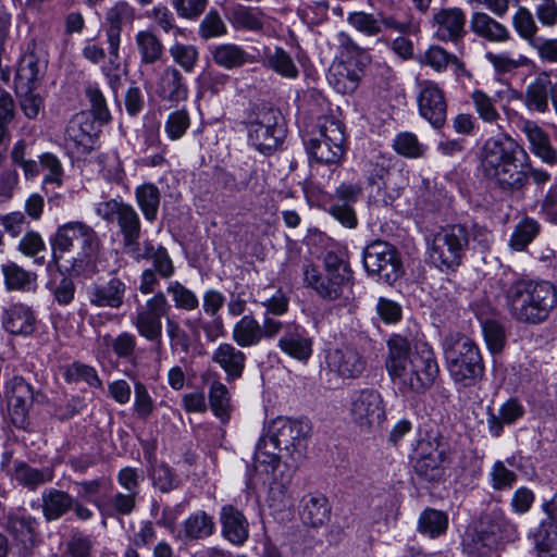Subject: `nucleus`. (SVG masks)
<instances>
[{
	"instance_id": "obj_31",
	"label": "nucleus",
	"mask_w": 557,
	"mask_h": 557,
	"mask_svg": "<svg viewBox=\"0 0 557 557\" xmlns=\"http://www.w3.org/2000/svg\"><path fill=\"white\" fill-rule=\"evenodd\" d=\"M531 152L549 165L557 164V150L553 147L549 136L532 121H524L521 127Z\"/></svg>"
},
{
	"instance_id": "obj_61",
	"label": "nucleus",
	"mask_w": 557,
	"mask_h": 557,
	"mask_svg": "<svg viewBox=\"0 0 557 557\" xmlns=\"http://www.w3.org/2000/svg\"><path fill=\"white\" fill-rule=\"evenodd\" d=\"M485 59L499 74L513 72L527 63L525 57L518 55L516 58L512 55V53L507 51L498 53L488 51L485 53Z\"/></svg>"
},
{
	"instance_id": "obj_32",
	"label": "nucleus",
	"mask_w": 557,
	"mask_h": 557,
	"mask_svg": "<svg viewBox=\"0 0 557 557\" xmlns=\"http://www.w3.org/2000/svg\"><path fill=\"white\" fill-rule=\"evenodd\" d=\"M231 343H221L212 354V361L219 364L228 380L242 376L246 364V355Z\"/></svg>"
},
{
	"instance_id": "obj_12",
	"label": "nucleus",
	"mask_w": 557,
	"mask_h": 557,
	"mask_svg": "<svg viewBox=\"0 0 557 557\" xmlns=\"http://www.w3.org/2000/svg\"><path fill=\"white\" fill-rule=\"evenodd\" d=\"M281 121L282 116L277 110H259L247 125L249 144L263 154L275 151L285 136Z\"/></svg>"
},
{
	"instance_id": "obj_53",
	"label": "nucleus",
	"mask_w": 557,
	"mask_h": 557,
	"mask_svg": "<svg viewBox=\"0 0 557 557\" xmlns=\"http://www.w3.org/2000/svg\"><path fill=\"white\" fill-rule=\"evenodd\" d=\"M548 86L547 78H536L530 83L525 90L524 103L528 109L544 113L548 109Z\"/></svg>"
},
{
	"instance_id": "obj_43",
	"label": "nucleus",
	"mask_w": 557,
	"mask_h": 557,
	"mask_svg": "<svg viewBox=\"0 0 557 557\" xmlns=\"http://www.w3.org/2000/svg\"><path fill=\"white\" fill-rule=\"evenodd\" d=\"M136 260L151 259L153 264V271H156L161 277L169 278L174 274V264L170 258L166 249L162 246L154 248L151 243H145L144 251L138 250L135 253H131Z\"/></svg>"
},
{
	"instance_id": "obj_52",
	"label": "nucleus",
	"mask_w": 557,
	"mask_h": 557,
	"mask_svg": "<svg viewBox=\"0 0 557 557\" xmlns=\"http://www.w3.org/2000/svg\"><path fill=\"white\" fill-rule=\"evenodd\" d=\"M1 272L9 290L26 289L36 280L35 273L28 272L11 261L1 265Z\"/></svg>"
},
{
	"instance_id": "obj_38",
	"label": "nucleus",
	"mask_w": 557,
	"mask_h": 557,
	"mask_svg": "<svg viewBox=\"0 0 557 557\" xmlns=\"http://www.w3.org/2000/svg\"><path fill=\"white\" fill-rule=\"evenodd\" d=\"M8 472L23 486L35 490L37 486L51 482L54 471L50 467L42 469L33 468L24 461L15 462L13 469Z\"/></svg>"
},
{
	"instance_id": "obj_62",
	"label": "nucleus",
	"mask_w": 557,
	"mask_h": 557,
	"mask_svg": "<svg viewBox=\"0 0 557 557\" xmlns=\"http://www.w3.org/2000/svg\"><path fill=\"white\" fill-rule=\"evenodd\" d=\"M347 22L356 30L367 36H376L382 30L380 20L376 18L373 14L363 11L349 13L347 16Z\"/></svg>"
},
{
	"instance_id": "obj_64",
	"label": "nucleus",
	"mask_w": 557,
	"mask_h": 557,
	"mask_svg": "<svg viewBox=\"0 0 557 557\" xmlns=\"http://www.w3.org/2000/svg\"><path fill=\"white\" fill-rule=\"evenodd\" d=\"M483 335L491 352H499L506 342L504 326L495 320H485L482 323Z\"/></svg>"
},
{
	"instance_id": "obj_3",
	"label": "nucleus",
	"mask_w": 557,
	"mask_h": 557,
	"mask_svg": "<svg viewBox=\"0 0 557 557\" xmlns=\"http://www.w3.org/2000/svg\"><path fill=\"white\" fill-rule=\"evenodd\" d=\"M519 154L527 151L510 136L487 139L480 151L483 176L505 190H519L528 182V173L519 164Z\"/></svg>"
},
{
	"instance_id": "obj_4",
	"label": "nucleus",
	"mask_w": 557,
	"mask_h": 557,
	"mask_svg": "<svg viewBox=\"0 0 557 557\" xmlns=\"http://www.w3.org/2000/svg\"><path fill=\"white\" fill-rule=\"evenodd\" d=\"M57 262L76 275H91L96 270L99 239L92 227L83 222H69L57 231L52 244Z\"/></svg>"
},
{
	"instance_id": "obj_63",
	"label": "nucleus",
	"mask_w": 557,
	"mask_h": 557,
	"mask_svg": "<svg viewBox=\"0 0 557 557\" xmlns=\"http://www.w3.org/2000/svg\"><path fill=\"white\" fill-rule=\"evenodd\" d=\"M226 33L227 27L214 9L210 10L199 24V36L206 40L224 36Z\"/></svg>"
},
{
	"instance_id": "obj_24",
	"label": "nucleus",
	"mask_w": 557,
	"mask_h": 557,
	"mask_svg": "<svg viewBox=\"0 0 557 557\" xmlns=\"http://www.w3.org/2000/svg\"><path fill=\"white\" fill-rule=\"evenodd\" d=\"M222 536L233 545H243L249 536V523L244 513L232 505L220 512Z\"/></svg>"
},
{
	"instance_id": "obj_50",
	"label": "nucleus",
	"mask_w": 557,
	"mask_h": 557,
	"mask_svg": "<svg viewBox=\"0 0 557 557\" xmlns=\"http://www.w3.org/2000/svg\"><path fill=\"white\" fill-rule=\"evenodd\" d=\"M448 527V517L436 509H425L418 520V531L431 539L442 535Z\"/></svg>"
},
{
	"instance_id": "obj_1",
	"label": "nucleus",
	"mask_w": 557,
	"mask_h": 557,
	"mask_svg": "<svg viewBox=\"0 0 557 557\" xmlns=\"http://www.w3.org/2000/svg\"><path fill=\"white\" fill-rule=\"evenodd\" d=\"M310 431L305 420L277 417L257 444L255 459L265 472H271L270 499L277 505L284 506L288 500V485L305 459Z\"/></svg>"
},
{
	"instance_id": "obj_19",
	"label": "nucleus",
	"mask_w": 557,
	"mask_h": 557,
	"mask_svg": "<svg viewBox=\"0 0 557 557\" xmlns=\"http://www.w3.org/2000/svg\"><path fill=\"white\" fill-rule=\"evenodd\" d=\"M65 147L73 156H85L94 149V123L84 113L74 115L64 133Z\"/></svg>"
},
{
	"instance_id": "obj_56",
	"label": "nucleus",
	"mask_w": 557,
	"mask_h": 557,
	"mask_svg": "<svg viewBox=\"0 0 557 557\" xmlns=\"http://www.w3.org/2000/svg\"><path fill=\"white\" fill-rule=\"evenodd\" d=\"M210 408L214 416L218 417L223 423L228 421L231 412L230 394L226 386L214 381L209 391Z\"/></svg>"
},
{
	"instance_id": "obj_5",
	"label": "nucleus",
	"mask_w": 557,
	"mask_h": 557,
	"mask_svg": "<svg viewBox=\"0 0 557 557\" xmlns=\"http://www.w3.org/2000/svg\"><path fill=\"white\" fill-rule=\"evenodd\" d=\"M503 294L509 314L521 323L545 321L557 305L556 287L547 281L515 280L504 285Z\"/></svg>"
},
{
	"instance_id": "obj_59",
	"label": "nucleus",
	"mask_w": 557,
	"mask_h": 557,
	"mask_svg": "<svg viewBox=\"0 0 557 557\" xmlns=\"http://www.w3.org/2000/svg\"><path fill=\"white\" fill-rule=\"evenodd\" d=\"M393 147L398 154L409 159L423 157L426 149L418 137L410 132L399 133L394 139Z\"/></svg>"
},
{
	"instance_id": "obj_8",
	"label": "nucleus",
	"mask_w": 557,
	"mask_h": 557,
	"mask_svg": "<svg viewBox=\"0 0 557 557\" xmlns=\"http://www.w3.org/2000/svg\"><path fill=\"white\" fill-rule=\"evenodd\" d=\"M469 244L468 231L455 224L438 231L429 247L431 261L441 270H454L460 265Z\"/></svg>"
},
{
	"instance_id": "obj_25",
	"label": "nucleus",
	"mask_w": 557,
	"mask_h": 557,
	"mask_svg": "<svg viewBox=\"0 0 557 557\" xmlns=\"http://www.w3.org/2000/svg\"><path fill=\"white\" fill-rule=\"evenodd\" d=\"M126 284L119 277H112L104 284L91 286L87 295L95 307L119 309L124 302Z\"/></svg>"
},
{
	"instance_id": "obj_16",
	"label": "nucleus",
	"mask_w": 557,
	"mask_h": 557,
	"mask_svg": "<svg viewBox=\"0 0 557 557\" xmlns=\"http://www.w3.org/2000/svg\"><path fill=\"white\" fill-rule=\"evenodd\" d=\"M324 268L327 275L334 276L333 285L336 288L326 289L320 284V293L326 300L349 301L354 297L351 272L344 260V253L327 251L324 256Z\"/></svg>"
},
{
	"instance_id": "obj_11",
	"label": "nucleus",
	"mask_w": 557,
	"mask_h": 557,
	"mask_svg": "<svg viewBox=\"0 0 557 557\" xmlns=\"http://www.w3.org/2000/svg\"><path fill=\"white\" fill-rule=\"evenodd\" d=\"M349 414L352 422L363 432L379 430L386 421V404L382 394L374 388H362L350 396Z\"/></svg>"
},
{
	"instance_id": "obj_58",
	"label": "nucleus",
	"mask_w": 557,
	"mask_h": 557,
	"mask_svg": "<svg viewBox=\"0 0 557 557\" xmlns=\"http://www.w3.org/2000/svg\"><path fill=\"white\" fill-rule=\"evenodd\" d=\"M41 73L38 62L33 58L24 59L16 72L15 86L17 90L34 89L40 81Z\"/></svg>"
},
{
	"instance_id": "obj_46",
	"label": "nucleus",
	"mask_w": 557,
	"mask_h": 557,
	"mask_svg": "<svg viewBox=\"0 0 557 557\" xmlns=\"http://www.w3.org/2000/svg\"><path fill=\"white\" fill-rule=\"evenodd\" d=\"M421 63L436 72L445 71L448 64L453 65L457 75L466 72L463 63L440 46H431L422 55Z\"/></svg>"
},
{
	"instance_id": "obj_28",
	"label": "nucleus",
	"mask_w": 557,
	"mask_h": 557,
	"mask_svg": "<svg viewBox=\"0 0 557 557\" xmlns=\"http://www.w3.org/2000/svg\"><path fill=\"white\" fill-rule=\"evenodd\" d=\"M469 26L474 35L490 42L504 44L511 38L507 26L483 11L471 14Z\"/></svg>"
},
{
	"instance_id": "obj_9",
	"label": "nucleus",
	"mask_w": 557,
	"mask_h": 557,
	"mask_svg": "<svg viewBox=\"0 0 557 557\" xmlns=\"http://www.w3.org/2000/svg\"><path fill=\"white\" fill-rule=\"evenodd\" d=\"M318 135L308 143L310 156L320 163L336 164L345 153V133L339 121L330 116L319 119Z\"/></svg>"
},
{
	"instance_id": "obj_17",
	"label": "nucleus",
	"mask_w": 557,
	"mask_h": 557,
	"mask_svg": "<svg viewBox=\"0 0 557 557\" xmlns=\"http://www.w3.org/2000/svg\"><path fill=\"white\" fill-rule=\"evenodd\" d=\"M445 449L431 441H421L413 463L416 473L424 481L436 482L444 475Z\"/></svg>"
},
{
	"instance_id": "obj_47",
	"label": "nucleus",
	"mask_w": 557,
	"mask_h": 557,
	"mask_svg": "<svg viewBox=\"0 0 557 557\" xmlns=\"http://www.w3.org/2000/svg\"><path fill=\"white\" fill-rule=\"evenodd\" d=\"M213 61L221 67L232 70L240 67L248 62V53L234 44H223L212 50Z\"/></svg>"
},
{
	"instance_id": "obj_26",
	"label": "nucleus",
	"mask_w": 557,
	"mask_h": 557,
	"mask_svg": "<svg viewBox=\"0 0 557 557\" xmlns=\"http://www.w3.org/2000/svg\"><path fill=\"white\" fill-rule=\"evenodd\" d=\"M361 69L352 61L333 62L327 74L329 84L339 94H352L359 86Z\"/></svg>"
},
{
	"instance_id": "obj_57",
	"label": "nucleus",
	"mask_w": 557,
	"mask_h": 557,
	"mask_svg": "<svg viewBox=\"0 0 557 557\" xmlns=\"http://www.w3.org/2000/svg\"><path fill=\"white\" fill-rule=\"evenodd\" d=\"M166 293L171 296L174 307L178 310L194 311L199 306L197 295L178 281H172L166 286Z\"/></svg>"
},
{
	"instance_id": "obj_37",
	"label": "nucleus",
	"mask_w": 557,
	"mask_h": 557,
	"mask_svg": "<svg viewBox=\"0 0 557 557\" xmlns=\"http://www.w3.org/2000/svg\"><path fill=\"white\" fill-rule=\"evenodd\" d=\"M524 414V407L517 398H510L505 401L498 410V413L488 409L487 426L494 436H499L504 424H512Z\"/></svg>"
},
{
	"instance_id": "obj_54",
	"label": "nucleus",
	"mask_w": 557,
	"mask_h": 557,
	"mask_svg": "<svg viewBox=\"0 0 557 557\" xmlns=\"http://www.w3.org/2000/svg\"><path fill=\"white\" fill-rule=\"evenodd\" d=\"M268 66L284 78L295 79L299 75L298 67L296 66L292 57L281 47L267 54Z\"/></svg>"
},
{
	"instance_id": "obj_42",
	"label": "nucleus",
	"mask_w": 557,
	"mask_h": 557,
	"mask_svg": "<svg viewBox=\"0 0 557 557\" xmlns=\"http://www.w3.org/2000/svg\"><path fill=\"white\" fill-rule=\"evenodd\" d=\"M135 199L146 221L152 223L158 218L161 193L152 183H145L135 189Z\"/></svg>"
},
{
	"instance_id": "obj_35",
	"label": "nucleus",
	"mask_w": 557,
	"mask_h": 557,
	"mask_svg": "<svg viewBox=\"0 0 557 557\" xmlns=\"http://www.w3.org/2000/svg\"><path fill=\"white\" fill-rule=\"evenodd\" d=\"M300 517L304 523L318 528L330 519V506L325 496L308 494L301 500Z\"/></svg>"
},
{
	"instance_id": "obj_44",
	"label": "nucleus",
	"mask_w": 557,
	"mask_h": 557,
	"mask_svg": "<svg viewBox=\"0 0 557 557\" xmlns=\"http://www.w3.org/2000/svg\"><path fill=\"white\" fill-rule=\"evenodd\" d=\"M135 44L140 57V64H153L163 55V45L151 30H139L135 35Z\"/></svg>"
},
{
	"instance_id": "obj_13",
	"label": "nucleus",
	"mask_w": 557,
	"mask_h": 557,
	"mask_svg": "<svg viewBox=\"0 0 557 557\" xmlns=\"http://www.w3.org/2000/svg\"><path fill=\"white\" fill-rule=\"evenodd\" d=\"M363 265L369 274L377 275L388 284L397 281L404 273L398 251L382 240L373 242L366 247Z\"/></svg>"
},
{
	"instance_id": "obj_18",
	"label": "nucleus",
	"mask_w": 557,
	"mask_h": 557,
	"mask_svg": "<svg viewBox=\"0 0 557 557\" xmlns=\"http://www.w3.org/2000/svg\"><path fill=\"white\" fill-rule=\"evenodd\" d=\"M418 87V107L421 116L434 127H441L446 121L447 113L443 90L432 81H422Z\"/></svg>"
},
{
	"instance_id": "obj_21",
	"label": "nucleus",
	"mask_w": 557,
	"mask_h": 557,
	"mask_svg": "<svg viewBox=\"0 0 557 557\" xmlns=\"http://www.w3.org/2000/svg\"><path fill=\"white\" fill-rule=\"evenodd\" d=\"M432 24L438 40L456 42L466 34V13L460 8H444L433 14Z\"/></svg>"
},
{
	"instance_id": "obj_49",
	"label": "nucleus",
	"mask_w": 557,
	"mask_h": 557,
	"mask_svg": "<svg viewBox=\"0 0 557 557\" xmlns=\"http://www.w3.org/2000/svg\"><path fill=\"white\" fill-rule=\"evenodd\" d=\"M184 325L196 337H199L202 331L209 342H214L224 334V324L220 317L206 320L201 313H198L196 317L187 318Z\"/></svg>"
},
{
	"instance_id": "obj_39",
	"label": "nucleus",
	"mask_w": 557,
	"mask_h": 557,
	"mask_svg": "<svg viewBox=\"0 0 557 557\" xmlns=\"http://www.w3.org/2000/svg\"><path fill=\"white\" fill-rule=\"evenodd\" d=\"M232 339L240 348L258 346L262 342L260 322L251 314L243 315L232 329Z\"/></svg>"
},
{
	"instance_id": "obj_45",
	"label": "nucleus",
	"mask_w": 557,
	"mask_h": 557,
	"mask_svg": "<svg viewBox=\"0 0 557 557\" xmlns=\"http://www.w3.org/2000/svg\"><path fill=\"white\" fill-rule=\"evenodd\" d=\"M137 346V338L129 332H122L116 337L107 334L98 338V348L106 352L110 347L121 359L131 360Z\"/></svg>"
},
{
	"instance_id": "obj_6",
	"label": "nucleus",
	"mask_w": 557,
	"mask_h": 557,
	"mask_svg": "<svg viewBox=\"0 0 557 557\" xmlns=\"http://www.w3.org/2000/svg\"><path fill=\"white\" fill-rule=\"evenodd\" d=\"M446 368L451 380L470 387L482 380L485 372L478 345L467 335L450 333L443 341Z\"/></svg>"
},
{
	"instance_id": "obj_23",
	"label": "nucleus",
	"mask_w": 557,
	"mask_h": 557,
	"mask_svg": "<svg viewBox=\"0 0 557 557\" xmlns=\"http://www.w3.org/2000/svg\"><path fill=\"white\" fill-rule=\"evenodd\" d=\"M481 537L484 545L492 549L503 542L518 539V530L500 511H493L482 522Z\"/></svg>"
},
{
	"instance_id": "obj_34",
	"label": "nucleus",
	"mask_w": 557,
	"mask_h": 557,
	"mask_svg": "<svg viewBox=\"0 0 557 557\" xmlns=\"http://www.w3.org/2000/svg\"><path fill=\"white\" fill-rule=\"evenodd\" d=\"M36 319L33 310L23 304H13L4 312L3 325L16 335H29L35 331Z\"/></svg>"
},
{
	"instance_id": "obj_33",
	"label": "nucleus",
	"mask_w": 557,
	"mask_h": 557,
	"mask_svg": "<svg viewBox=\"0 0 557 557\" xmlns=\"http://www.w3.org/2000/svg\"><path fill=\"white\" fill-rule=\"evenodd\" d=\"M232 21L235 27L250 32L270 33L275 29V18L258 9L238 7L233 11Z\"/></svg>"
},
{
	"instance_id": "obj_55",
	"label": "nucleus",
	"mask_w": 557,
	"mask_h": 557,
	"mask_svg": "<svg viewBox=\"0 0 557 557\" xmlns=\"http://www.w3.org/2000/svg\"><path fill=\"white\" fill-rule=\"evenodd\" d=\"M473 108L479 117L488 124H495L500 120V114L496 108L495 100L481 89H474L470 94Z\"/></svg>"
},
{
	"instance_id": "obj_7",
	"label": "nucleus",
	"mask_w": 557,
	"mask_h": 557,
	"mask_svg": "<svg viewBox=\"0 0 557 557\" xmlns=\"http://www.w3.org/2000/svg\"><path fill=\"white\" fill-rule=\"evenodd\" d=\"M392 161L379 151L368 154L362 161V173L370 188L369 197L377 205L388 206L400 195L403 185L394 182L397 175L391 170Z\"/></svg>"
},
{
	"instance_id": "obj_36",
	"label": "nucleus",
	"mask_w": 557,
	"mask_h": 557,
	"mask_svg": "<svg viewBox=\"0 0 557 557\" xmlns=\"http://www.w3.org/2000/svg\"><path fill=\"white\" fill-rule=\"evenodd\" d=\"M137 496L134 493L119 492L108 498H97L94 504L104 521L106 518L131 515L136 506Z\"/></svg>"
},
{
	"instance_id": "obj_2",
	"label": "nucleus",
	"mask_w": 557,
	"mask_h": 557,
	"mask_svg": "<svg viewBox=\"0 0 557 557\" xmlns=\"http://www.w3.org/2000/svg\"><path fill=\"white\" fill-rule=\"evenodd\" d=\"M385 369L404 396L423 394L440 373L435 352L426 342L419 341L411 346L401 336H394L387 342Z\"/></svg>"
},
{
	"instance_id": "obj_15",
	"label": "nucleus",
	"mask_w": 557,
	"mask_h": 557,
	"mask_svg": "<svg viewBox=\"0 0 557 557\" xmlns=\"http://www.w3.org/2000/svg\"><path fill=\"white\" fill-rule=\"evenodd\" d=\"M4 396L11 423L22 430L30 425L29 409L34 401V392L22 376H13L5 383Z\"/></svg>"
},
{
	"instance_id": "obj_20",
	"label": "nucleus",
	"mask_w": 557,
	"mask_h": 557,
	"mask_svg": "<svg viewBox=\"0 0 557 557\" xmlns=\"http://www.w3.org/2000/svg\"><path fill=\"white\" fill-rule=\"evenodd\" d=\"M326 368L342 380L359 377L366 369V359L352 348H335L327 351Z\"/></svg>"
},
{
	"instance_id": "obj_51",
	"label": "nucleus",
	"mask_w": 557,
	"mask_h": 557,
	"mask_svg": "<svg viewBox=\"0 0 557 557\" xmlns=\"http://www.w3.org/2000/svg\"><path fill=\"white\" fill-rule=\"evenodd\" d=\"M540 224L532 218L522 219L513 228L509 247L516 251L524 250L537 236Z\"/></svg>"
},
{
	"instance_id": "obj_48",
	"label": "nucleus",
	"mask_w": 557,
	"mask_h": 557,
	"mask_svg": "<svg viewBox=\"0 0 557 557\" xmlns=\"http://www.w3.org/2000/svg\"><path fill=\"white\" fill-rule=\"evenodd\" d=\"M539 557H557V525L541 522L533 534Z\"/></svg>"
},
{
	"instance_id": "obj_14",
	"label": "nucleus",
	"mask_w": 557,
	"mask_h": 557,
	"mask_svg": "<svg viewBox=\"0 0 557 557\" xmlns=\"http://www.w3.org/2000/svg\"><path fill=\"white\" fill-rule=\"evenodd\" d=\"M171 310L164 293L158 292L148 298L145 306L137 309L131 321L138 334L149 342L160 341L162 336V318Z\"/></svg>"
},
{
	"instance_id": "obj_60",
	"label": "nucleus",
	"mask_w": 557,
	"mask_h": 557,
	"mask_svg": "<svg viewBox=\"0 0 557 557\" xmlns=\"http://www.w3.org/2000/svg\"><path fill=\"white\" fill-rule=\"evenodd\" d=\"M169 53L173 61L186 73H191L195 70L199 59V52L195 46L177 41L170 47Z\"/></svg>"
},
{
	"instance_id": "obj_29",
	"label": "nucleus",
	"mask_w": 557,
	"mask_h": 557,
	"mask_svg": "<svg viewBox=\"0 0 557 557\" xmlns=\"http://www.w3.org/2000/svg\"><path fill=\"white\" fill-rule=\"evenodd\" d=\"M156 92L168 101L180 102L188 97V87L182 73L173 65L163 69L157 78Z\"/></svg>"
},
{
	"instance_id": "obj_22",
	"label": "nucleus",
	"mask_w": 557,
	"mask_h": 557,
	"mask_svg": "<svg viewBox=\"0 0 557 557\" xmlns=\"http://www.w3.org/2000/svg\"><path fill=\"white\" fill-rule=\"evenodd\" d=\"M285 333L277 341L278 348L287 356L306 362L312 355L313 341L306 331L294 322L286 324Z\"/></svg>"
},
{
	"instance_id": "obj_40",
	"label": "nucleus",
	"mask_w": 557,
	"mask_h": 557,
	"mask_svg": "<svg viewBox=\"0 0 557 557\" xmlns=\"http://www.w3.org/2000/svg\"><path fill=\"white\" fill-rule=\"evenodd\" d=\"M214 531L213 517L202 510L190 513L182 524V534L186 540H203L211 536Z\"/></svg>"
},
{
	"instance_id": "obj_41",
	"label": "nucleus",
	"mask_w": 557,
	"mask_h": 557,
	"mask_svg": "<svg viewBox=\"0 0 557 557\" xmlns=\"http://www.w3.org/2000/svg\"><path fill=\"white\" fill-rule=\"evenodd\" d=\"M74 499L66 492L50 488L42 493V513L48 521L58 520L72 509Z\"/></svg>"
},
{
	"instance_id": "obj_10",
	"label": "nucleus",
	"mask_w": 557,
	"mask_h": 557,
	"mask_svg": "<svg viewBox=\"0 0 557 557\" xmlns=\"http://www.w3.org/2000/svg\"><path fill=\"white\" fill-rule=\"evenodd\" d=\"M96 213L107 222H116L126 253H135L138 250L141 225L139 215L132 205L110 199L99 202Z\"/></svg>"
},
{
	"instance_id": "obj_27",
	"label": "nucleus",
	"mask_w": 557,
	"mask_h": 557,
	"mask_svg": "<svg viewBox=\"0 0 557 557\" xmlns=\"http://www.w3.org/2000/svg\"><path fill=\"white\" fill-rule=\"evenodd\" d=\"M5 527L25 548H32L36 544L38 521L25 509L17 508L8 513Z\"/></svg>"
},
{
	"instance_id": "obj_30",
	"label": "nucleus",
	"mask_w": 557,
	"mask_h": 557,
	"mask_svg": "<svg viewBox=\"0 0 557 557\" xmlns=\"http://www.w3.org/2000/svg\"><path fill=\"white\" fill-rule=\"evenodd\" d=\"M104 18L109 24L106 29L108 47L115 53L116 46L121 44L122 27L134 21L135 10L126 1H119L107 10Z\"/></svg>"
}]
</instances>
